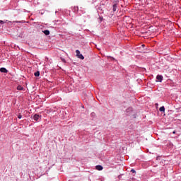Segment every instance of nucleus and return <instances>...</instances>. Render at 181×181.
Returning a JSON list of instances; mask_svg holds the SVG:
<instances>
[{
  "instance_id": "nucleus-19",
  "label": "nucleus",
  "mask_w": 181,
  "mask_h": 181,
  "mask_svg": "<svg viewBox=\"0 0 181 181\" xmlns=\"http://www.w3.org/2000/svg\"><path fill=\"white\" fill-rule=\"evenodd\" d=\"M173 134H176V132H175V131H174V132H173Z\"/></svg>"
},
{
  "instance_id": "nucleus-5",
  "label": "nucleus",
  "mask_w": 181,
  "mask_h": 181,
  "mask_svg": "<svg viewBox=\"0 0 181 181\" xmlns=\"http://www.w3.org/2000/svg\"><path fill=\"white\" fill-rule=\"evenodd\" d=\"M42 33L45 35V36H49V35H50V31L49 30H42Z\"/></svg>"
},
{
  "instance_id": "nucleus-12",
  "label": "nucleus",
  "mask_w": 181,
  "mask_h": 181,
  "mask_svg": "<svg viewBox=\"0 0 181 181\" xmlns=\"http://www.w3.org/2000/svg\"><path fill=\"white\" fill-rule=\"evenodd\" d=\"M15 23H26V21H14Z\"/></svg>"
},
{
  "instance_id": "nucleus-14",
  "label": "nucleus",
  "mask_w": 181,
  "mask_h": 181,
  "mask_svg": "<svg viewBox=\"0 0 181 181\" xmlns=\"http://www.w3.org/2000/svg\"><path fill=\"white\" fill-rule=\"evenodd\" d=\"M98 22L101 23L103 21V18L102 17H100L98 19Z\"/></svg>"
},
{
  "instance_id": "nucleus-20",
  "label": "nucleus",
  "mask_w": 181,
  "mask_h": 181,
  "mask_svg": "<svg viewBox=\"0 0 181 181\" xmlns=\"http://www.w3.org/2000/svg\"><path fill=\"white\" fill-rule=\"evenodd\" d=\"M145 47V45H142V47Z\"/></svg>"
},
{
  "instance_id": "nucleus-7",
  "label": "nucleus",
  "mask_w": 181,
  "mask_h": 181,
  "mask_svg": "<svg viewBox=\"0 0 181 181\" xmlns=\"http://www.w3.org/2000/svg\"><path fill=\"white\" fill-rule=\"evenodd\" d=\"M95 169H96L97 170H103V168L102 165H96V166H95Z\"/></svg>"
},
{
  "instance_id": "nucleus-16",
  "label": "nucleus",
  "mask_w": 181,
  "mask_h": 181,
  "mask_svg": "<svg viewBox=\"0 0 181 181\" xmlns=\"http://www.w3.org/2000/svg\"><path fill=\"white\" fill-rule=\"evenodd\" d=\"M90 115H91V117H95V113L92 112V113L90 114Z\"/></svg>"
},
{
  "instance_id": "nucleus-15",
  "label": "nucleus",
  "mask_w": 181,
  "mask_h": 181,
  "mask_svg": "<svg viewBox=\"0 0 181 181\" xmlns=\"http://www.w3.org/2000/svg\"><path fill=\"white\" fill-rule=\"evenodd\" d=\"M4 23H6V22H4V21H2V20H0V24H1V25H4Z\"/></svg>"
},
{
  "instance_id": "nucleus-6",
  "label": "nucleus",
  "mask_w": 181,
  "mask_h": 181,
  "mask_svg": "<svg viewBox=\"0 0 181 181\" xmlns=\"http://www.w3.org/2000/svg\"><path fill=\"white\" fill-rule=\"evenodd\" d=\"M0 71H1V73H8V69H6V68H5V67H1L0 69Z\"/></svg>"
},
{
  "instance_id": "nucleus-1",
  "label": "nucleus",
  "mask_w": 181,
  "mask_h": 181,
  "mask_svg": "<svg viewBox=\"0 0 181 181\" xmlns=\"http://www.w3.org/2000/svg\"><path fill=\"white\" fill-rule=\"evenodd\" d=\"M31 118L34 119V121H36V122H39V121L42 119V116L37 114H35L34 115L32 116Z\"/></svg>"
},
{
  "instance_id": "nucleus-4",
  "label": "nucleus",
  "mask_w": 181,
  "mask_h": 181,
  "mask_svg": "<svg viewBox=\"0 0 181 181\" xmlns=\"http://www.w3.org/2000/svg\"><path fill=\"white\" fill-rule=\"evenodd\" d=\"M156 80H158L159 83H162V81L163 80V76L162 75H157Z\"/></svg>"
},
{
  "instance_id": "nucleus-18",
  "label": "nucleus",
  "mask_w": 181,
  "mask_h": 181,
  "mask_svg": "<svg viewBox=\"0 0 181 181\" xmlns=\"http://www.w3.org/2000/svg\"><path fill=\"white\" fill-rule=\"evenodd\" d=\"M132 110V108L130 107V108L127 109V111H128V110Z\"/></svg>"
},
{
  "instance_id": "nucleus-3",
  "label": "nucleus",
  "mask_w": 181,
  "mask_h": 181,
  "mask_svg": "<svg viewBox=\"0 0 181 181\" xmlns=\"http://www.w3.org/2000/svg\"><path fill=\"white\" fill-rule=\"evenodd\" d=\"M118 11V4L115 3L112 5V12H117Z\"/></svg>"
},
{
  "instance_id": "nucleus-17",
  "label": "nucleus",
  "mask_w": 181,
  "mask_h": 181,
  "mask_svg": "<svg viewBox=\"0 0 181 181\" xmlns=\"http://www.w3.org/2000/svg\"><path fill=\"white\" fill-rule=\"evenodd\" d=\"M18 118L21 119L22 118V115H18Z\"/></svg>"
},
{
  "instance_id": "nucleus-11",
  "label": "nucleus",
  "mask_w": 181,
  "mask_h": 181,
  "mask_svg": "<svg viewBox=\"0 0 181 181\" xmlns=\"http://www.w3.org/2000/svg\"><path fill=\"white\" fill-rule=\"evenodd\" d=\"M76 10L78 11V12H79V13H86V11H83V10H78V7H76Z\"/></svg>"
},
{
  "instance_id": "nucleus-9",
  "label": "nucleus",
  "mask_w": 181,
  "mask_h": 181,
  "mask_svg": "<svg viewBox=\"0 0 181 181\" xmlns=\"http://www.w3.org/2000/svg\"><path fill=\"white\" fill-rule=\"evenodd\" d=\"M17 90H18V91H22V90H23V87L21 85H18L17 86Z\"/></svg>"
},
{
  "instance_id": "nucleus-2",
  "label": "nucleus",
  "mask_w": 181,
  "mask_h": 181,
  "mask_svg": "<svg viewBox=\"0 0 181 181\" xmlns=\"http://www.w3.org/2000/svg\"><path fill=\"white\" fill-rule=\"evenodd\" d=\"M76 53L78 59H81V60H84V56H83L81 53H80V50L76 49Z\"/></svg>"
},
{
  "instance_id": "nucleus-13",
  "label": "nucleus",
  "mask_w": 181,
  "mask_h": 181,
  "mask_svg": "<svg viewBox=\"0 0 181 181\" xmlns=\"http://www.w3.org/2000/svg\"><path fill=\"white\" fill-rule=\"evenodd\" d=\"M131 172H132V173H136V171L135 170V169H134V168H132V170H131Z\"/></svg>"
},
{
  "instance_id": "nucleus-8",
  "label": "nucleus",
  "mask_w": 181,
  "mask_h": 181,
  "mask_svg": "<svg viewBox=\"0 0 181 181\" xmlns=\"http://www.w3.org/2000/svg\"><path fill=\"white\" fill-rule=\"evenodd\" d=\"M34 76H35V77H39V76H40V71H37L34 73Z\"/></svg>"
},
{
  "instance_id": "nucleus-10",
  "label": "nucleus",
  "mask_w": 181,
  "mask_h": 181,
  "mask_svg": "<svg viewBox=\"0 0 181 181\" xmlns=\"http://www.w3.org/2000/svg\"><path fill=\"white\" fill-rule=\"evenodd\" d=\"M159 111H160V112H165V106L160 107Z\"/></svg>"
}]
</instances>
